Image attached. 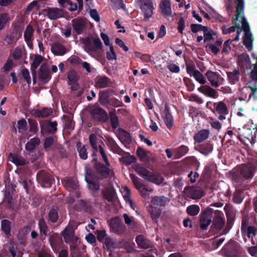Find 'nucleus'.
I'll list each match as a JSON object with an SVG mask.
<instances>
[{"label":"nucleus","instance_id":"obj_1","mask_svg":"<svg viewBox=\"0 0 257 257\" xmlns=\"http://www.w3.org/2000/svg\"><path fill=\"white\" fill-rule=\"evenodd\" d=\"M109 165L108 162H97L95 167L96 173L90 169L85 168V179L90 190L94 192L97 191L99 189V185L96 180L113 175L112 170L108 168Z\"/></svg>","mask_w":257,"mask_h":257},{"label":"nucleus","instance_id":"obj_2","mask_svg":"<svg viewBox=\"0 0 257 257\" xmlns=\"http://www.w3.org/2000/svg\"><path fill=\"white\" fill-rule=\"evenodd\" d=\"M135 170L143 178L157 185H160L163 181V178L150 171L146 168L138 164H134Z\"/></svg>","mask_w":257,"mask_h":257},{"label":"nucleus","instance_id":"obj_3","mask_svg":"<svg viewBox=\"0 0 257 257\" xmlns=\"http://www.w3.org/2000/svg\"><path fill=\"white\" fill-rule=\"evenodd\" d=\"M89 112L91 118L95 121L106 122L109 119L107 112L99 106L93 105L89 107Z\"/></svg>","mask_w":257,"mask_h":257},{"label":"nucleus","instance_id":"obj_4","mask_svg":"<svg viewBox=\"0 0 257 257\" xmlns=\"http://www.w3.org/2000/svg\"><path fill=\"white\" fill-rule=\"evenodd\" d=\"M107 141V145L110 149L114 153L118 154L122 156L118 159L119 161H137V159L134 156L130 155L129 153H126L121 149L112 138H109Z\"/></svg>","mask_w":257,"mask_h":257},{"label":"nucleus","instance_id":"obj_5","mask_svg":"<svg viewBox=\"0 0 257 257\" xmlns=\"http://www.w3.org/2000/svg\"><path fill=\"white\" fill-rule=\"evenodd\" d=\"M137 4L144 15L145 20L152 17L155 9L152 0H138Z\"/></svg>","mask_w":257,"mask_h":257},{"label":"nucleus","instance_id":"obj_6","mask_svg":"<svg viewBox=\"0 0 257 257\" xmlns=\"http://www.w3.org/2000/svg\"><path fill=\"white\" fill-rule=\"evenodd\" d=\"M92 43L89 37L83 39L82 42L83 44L90 51L96 52L100 50L102 47V43L99 38L92 39Z\"/></svg>","mask_w":257,"mask_h":257},{"label":"nucleus","instance_id":"obj_7","mask_svg":"<svg viewBox=\"0 0 257 257\" xmlns=\"http://www.w3.org/2000/svg\"><path fill=\"white\" fill-rule=\"evenodd\" d=\"M214 112L219 114L218 119L223 120L226 119V115L228 114V110L227 105L223 101L214 102Z\"/></svg>","mask_w":257,"mask_h":257},{"label":"nucleus","instance_id":"obj_8","mask_svg":"<svg viewBox=\"0 0 257 257\" xmlns=\"http://www.w3.org/2000/svg\"><path fill=\"white\" fill-rule=\"evenodd\" d=\"M71 22L73 29L76 34L78 35L82 34L86 27L85 19L82 17H78L73 19Z\"/></svg>","mask_w":257,"mask_h":257},{"label":"nucleus","instance_id":"obj_9","mask_svg":"<svg viewBox=\"0 0 257 257\" xmlns=\"http://www.w3.org/2000/svg\"><path fill=\"white\" fill-rule=\"evenodd\" d=\"M43 12L51 20H57L64 16L63 10L57 8L47 7L43 10Z\"/></svg>","mask_w":257,"mask_h":257},{"label":"nucleus","instance_id":"obj_10","mask_svg":"<svg viewBox=\"0 0 257 257\" xmlns=\"http://www.w3.org/2000/svg\"><path fill=\"white\" fill-rule=\"evenodd\" d=\"M37 179L42 186L45 187H51L53 182V177L47 172L42 171H40L37 175Z\"/></svg>","mask_w":257,"mask_h":257},{"label":"nucleus","instance_id":"obj_11","mask_svg":"<svg viewBox=\"0 0 257 257\" xmlns=\"http://www.w3.org/2000/svg\"><path fill=\"white\" fill-rule=\"evenodd\" d=\"M198 91L208 97L216 98L218 97L216 90L208 85L201 86L198 88Z\"/></svg>","mask_w":257,"mask_h":257},{"label":"nucleus","instance_id":"obj_12","mask_svg":"<svg viewBox=\"0 0 257 257\" xmlns=\"http://www.w3.org/2000/svg\"><path fill=\"white\" fill-rule=\"evenodd\" d=\"M237 64L241 69H250L251 62L249 55L245 53L239 55L237 58Z\"/></svg>","mask_w":257,"mask_h":257},{"label":"nucleus","instance_id":"obj_13","mask_svg":"<svg viewBox=\"0 0 257 257\" xmlns=\"http://www.w3.org/2000/svg\"><path fill=\"white\" fill-rule=\"evenodd\" d=\"M212 213L209 210H206L202 213L200 216V227L205 230L211 222Z\"/></svg>","mask_w":257,"mask_h":257},{"label":"nucleus","instance_id":"obj_14","mask_svg":"<svg viewBox=\"0 0 257 257\" xmlns=\"http://www.w3.org/2000/svg\"><path fill=\"white\" fill-rule=\"evenodd\" d=\"M63 183L66 189L72 193V194L75 193L77 194V190L78 189V183L75 179L67 178L63 181Z\"/></svg>","mask_w":257,"mask_h":257},{"label":"nucleus","instance_id":"obj_15","mask_svg":"<svg viewBox=\"0 0 257 257\" xmlns=\"http://www.w3.org/2000/svg\"><path fill=\"white\" fill-rule=\"evenodd\" d=\"M110 79L106 76H98L95 79V87L97 88H103L108 86Z\"/></svg>","mask_w":257,"mask_h":257},{"label":"nucleus","instance_id":"obj_16","mask_svg":"<svg viewBox=\"0 0 257 257\" xmlns=\"http://www.w3.org/2000/svg\"><path fill=\"white\" fill-rule=\"evenodd\" d=\"M205 76L212 86L217 87L219 86L218 80L220 76L216 72L209 70L206 72Z\"/></svg>","mask_w":257,"mask_h":257},{"label":"nucleus","instance_id":"obj_17","mask_svg":"<svg viewBox=\"0 0 257 257\" xmlns=\"http://www.w3.org/2000/svg\"><path fill=\"white\" fill-rule=\"evenodd\" d=\"M164 114V120L166 125L168 129L171 130L174 125V118L169 111V107L167 104L165 106Z\"/></svg>","mask_w":257,"mask_h":257},{"label":"nucleus","instance_id":"obj_18","mask_svg":"<svg viewBox=\"0 0 257 257\" xmlns=\"http://www.w3.org/2000/svg\"><path fill=\"white\" fill-rule=\"evenodd\" d=\"M185 194L192 199H199L202 196V192L199 188H187L184 190Z\"/></svg>","mask_w":257,"mask_h":257},{"label":"nucleus","instance_id":"obj_19","mask_svg":"<svg viewBox=\"0 0 257 257\" xmlns=\"http://www.w3.org/2000/svg\"><path fill=\"white\" fill-rule=\"evenodd\" d=\"M51 51L55 55L63 56L67 53V51L62 44L56 43L52 46Z\"/></svg>","mask_w":257,"mask_h":257},{"label":"nucleus","instance_id":"obj_20","mask_svg":"<svg viewBox=\"0 0 257 257\" xmlns=\"http://www.w3.org/2000/svg\"><path fill=\"white\" fill-rule=\"evenodd\" d=\"M51 77L50 72L47 65L43 64L41 66L39 72V78L41 81L50 79Z\"/></svg>","mask_w":257,"mask_h":257},{"label":"nucleus","instance_id":"obj_21","mask_svg":"<svg viewBox=\"0 0 257 257\" xmlns=\"http://www.w3.org/2000/svg\"><path fill=\"white\" fill-rule=\"evenodd\" d=\"M209 133L208 130H200L194 135V140L195 142L201 143L208 138Z\"/></svg>","mask_w":257,"mask_h":257},{"label":"nucleus","instance_id":"obj_22","mask_svg":"<svg viewBox=\"0 0 257 257\" xmlns=\"http://www.w3.org/2000/svg\"><path fill=\"white\" fill-rule=\"evenodd\" d=\"M118 138L125 146L132 143V140L130 134L123 129L121 130V132H120L119 136H118Z\"/></svg>","mask_w":257,"mask_h":257},{"label":"nucleus","instance_id":"obj_23","mask_svg":"<svg viewBox=\"0 0 257 257\" xmlns=\"http://www.w3.org/2000/svg\"><path fill=\"white\" fill-rule=\"evenodd\" d=\"M195 149L200 153L206 156L212 152L213 146L210 143H206L199 145L197 148L195 147Z\"/></svg>","mask_w":257,"mask_h":257},{"label":"nucleus","instance_id":"obj_24","mask_svg":"<svg viewBox=\"0 0 257 257\" xmlns=\"http://www.w3.org/2000/svg\"><path fill=\"white\" fill-rule=\"evenodd\" d=\"M109 226L115 232H119L122 228L123 227V225L118 218H114L111 219L109 221Z\"/></svg>","mask_w":257,"mask_h":257},{"label":"nucleus","instance_id":"obj_25","mask_svg":"<svg viewBox=\"0 0 257 257\" xmlns=\"http://www.w3.org/2000/svg\"><path fill=\"white\" fill-rule=\"evenodd\" d=\"M253 38L251 32L246 33L244 34L243 44L245 46L248 51H250L252 49Z\"/></svg>","mask_w":257,"mask_h":257},{"label":"nucleus","instance_id":"obj_26","mask_svg":"<svg viewBox=\"0 0 257 257\" xmlns=\"http://www.w3.org/2000/svg\"><path fill=\"white\" fill-rule=\"evenodd\" d=\"M120 191L125 201L128 203L133 209H135L134 203L132 200L130 198V192L129 189L126 186H123L120 189Z\"/></svg>","mask_w":257,"mask_h":257},{"label":"nucleus","instance_id":"obj_27","mask_svg":"<svg viewBox=\"0 0 257 257\" xmlns=\"http://www.w3.org/2000/svg\"><path fill=\"white\" fill-rule=\"evenodd\" d=\"M160 8L163 15L166 16H171L172 15V10L171 5L169 2L163 0L160 5Z\"/></svg>","mask_w":257,"mask_h":257},{"label":"nucleus","instance_id":"obj_28","mask_svg":"<svg viewBox=\"0 0 257 257\" xmlns=\"http://www.w3.org/2000/svg\"><path fill=\"white\" fill-rule=\"evenodd\" d=\"M109 92L108 90L100 91L99 92L98 101L102 106H106L109 103Z\"/></svg>","mask_w":257,"mask_h":257},{"label":"nucleus","instance_id":"obj_29","mask_svg":"<svg viewBox=\"0 0 257 257\" xmlns=\"http://www.w3.org/2000/svg\"><path fill=\"white\" fill-rule=\"evenodd\" d=\"M229 81L232 84H235L239 80L240 72L238 69H235L233 72H228L227 73Z\"/></svg>","mask_w":257,"mask_h":257},{"label":"nucleus","instance_id":"obj_30","mask_svg":"<svg viewBox=\"0 0 257 257\" xmlns=\"http://www.w3.org/2000/svg\"><path fill=\"white\" fill-rule=\"evenodd\" d=\"M189 149L187 146L182 145L174 150L173 159H177L184 156L188 151Z\"/></svg>","mask_w":257,"mask_h":257},{"label":"nucleus","instance_id":"obj_31","mask_svg":"<svg viewBox=\"0 0 257 257\" xmlns=\"http://www.w3.org/2000/svg\"><path fill=\"white\" fill-rule=\"evenodd\" d=\"M169 200L164 196H156L152 198L151 200L152 203L157 206H165Z\"/></svg>","mask_w":257,"mask_h":257},{"label":"nucleus","instance_id":"obj_32","mask_svg":"<svg viewBox=\"0 0 257 257\" xmlns=\"http://www.w3.org/2000/svg\"><path fill=\"white\" fill-rule=\"evenodd\" d=\"M77 149L79 153L80 159L82 160H86L87 158V146H82L80 142H77L76 144Z\"/></svg>","mask_w":257,"mask_h":257},{"label":"nucleus","instance_id":"obj_33","mask_svg":"<svg viewBox=\"0 0 257 257\" xmlns=\"http://www.w3.org/2000/svg\"><path fill=\"white\" fill-rule=\"evenodd\" d=\"M63 236L66 242H71L74 236L73 228L70 226L67 227L63 231Z\"/></svg>","mask_w":257,"mask_h":257},{"label":"nucleus","instance_id":"obj_34","mask_svg":"<svg viewBox=\"0 0 257 257\" xmlns=\"http://www.w3.org/2000/svg\"><path fill=\"white\" fill-rule=\"evenodd\" d=\"M40 143V140L38 138H33L27 143L25 148L28 151H33Z\"/></svg>","mask_w":257,"mask_h":257},{"label":"nucleus","instance_id":"obj_35","mask_svg":"<svg viewBox=\"0 0 257 257\" xmlns=\"http://www.w3.org/2000/svg\"><path fill=\"white\" fill-rule=\"evenodd\" d=\"M234 2L236 5L235 17L239 18L240 15L243 12L244 2V0H235Z\"/></svg>","mask_w":257,"mask_h":257},{"label":"nucleus","instance_id":"obj_36","mask_svg":"<svg viewBox=\"0 0 257 257\" xmlns=\"http://www.w3.org/2000/svg\"><path fill=\"white\" fill-rule=\"evenodd\" d=\"M110 123L112 128H116L118 126V118L114 108L109 112Z\"/></svg>","mask_w":257,"mask_h":257},{"label":"nucleus","instance_id":"obj_37","mask_svg":"<svg viewBox=\"0 0 257 257\" xmlns=\"http://www.w3.org/2000/svg\"><path fill=\"white\" fill-rule=\"evenodd\" d=\"M103 194L104 198L108 201H110L114 198L115 192L114 189L110 186L103 191Z\"/></svg>","mask_w":257,"mask_h":257},{"label":"nucleus","instance_id":"obj_38","mask_svg":"<svg viewBox=\"0 0 257 257\" xmlns=\"http://www.w3.org/2000/svg\"><path fill=\"white\" fill-rule=\"evenodd\" d=\"M43 61V57L40 55L37 54L35 56L34 59L31 65V69L32 73H35V70Z\"/></svg>","mask_w":257,"mask_h":257},{"label":"nucleus","instance_id":"obj_39","mask_svg":"<svg viewBox=\"0 0 257 257\" xmlns=\"http://www.w3.org/2000/svg\"><path fill=\"white\" fill-rule=\"evenodd\" d=\"M97 238L106 245H108L111 242V239L107 236L104 230L97 231Z\"/></svg>","mask_w":257,"mask_h":257},{"label":"nucleus","instance_id":"obj_40","mask_svg":"<svg viewBox=\"0 0 257 257\" xmlns=\"http://www.w3.org/2000/svg\"><path fill=\"white\" fill-rule=\"evenodd\" d=\"M34 30L31 25L29 24L26 27V29L24 32V39L27 43L31 41L32 37L33 35Z\"/></svg>","mask_w":257,"mask_h":257},{"label":"nucleus","instance_id":"obj_41","mask_svg":"<svg viewBox=\"0 0 257 257\" xmlns=\"http://www.w3.org/2000/svg\"><path fill=\"white\" fill-rule=\"evenodd\" d=\"M136 240L138 245L142 248H147L150 245L149 241L142 235L138 236Z\"/></svg>","mask_w":257,"mask_h":257},{"label":"nucleus","instance_id":"obj_42","mask_svg":"<svg viewBox=\"0 0 257 257\" xmlns=\"http://www.w3.org/2000/svg\"><path fill=\"white\" fill-rule=\"evenodd\" d=\"M149 152L146 151L142 148L139 147L137 150V154L141 161H149V157L148 154Z\"/></svg>","mask_w":257,"mask_h":257},{"label":"nucleus","instance_id":"obj_43","mask_svg":"<svg viewBox=\"0 0 257 257\" xmlns=\"http://www.w3.org/2000/svg\"><path fill=\"white\" fill-rule=\"evenodd\" d=\"M30 228L29 227L27 226L20 230L18 237L21 243H24L25 236L30 232Z\"/></svg>","mask_w":257,"mask_h":257},{"label":"nucleus","instance_id":"obj_44","mask_svg":"<svg viewBox=\"0 0 257 257\" xmlns=\"http://www.w3.org/2000/svg\"><path fill=\"white\" fill-rule=\"evenodd\" d=\"M67 78L69 82L75 83L78 81L79 77L77 74V72L74 69H71L67 74Z\"/></svg>","mask_w":257,"mask_h":257},{"label":"nucleus","instance_id":"obj_45","mask_svg":"<svg viewBox=\"0 0 257 257\" xmlns=\"http://www.w3.org/2000/svg\"><path fill=\"white\" fill-rule=\"evenodd\" d=\"M193 76L201 84H204L206 82L205 77L199 70H195L193 74Z\"/></svg>","mask_w":257,"mask_h":257},{"label":"nucleus","instance_id":"obj_46","mask_svg":"<svg viewBox=\"0 0 257 257\" xmlns=\"http://www.w3.org/2000/svg\"><path fill=\"white\" fill-rule=\"evenodd\" d=\"M200 211V208L197 205H192L187 208V213L191 216L197 215Z\"/></svg>","mask_w":257,"mask_h":257},{"label":"nucleus","instance_id":"obj_47","mask_svg":"<svg viewBox=\"0 0 257 257\" xmlns=\"http://www.w3.org/2000/svg\"><path fill=\"white\" fill-rule=\"evenodd\" d=\"M152 190L145 188L143 190H141L140 192L145 201L150 202V201H151L152 199L153 198L151 196H150V194L152 193Z\"/></svg>","mask_w":257,"mask_h":257},{"label":"nucleus","instance_id":"obj_48","mask_svg":"<svg viewBox=\"0 0 257 257\" xmlns=\"http://www.w3.org/2000/svg\"><path fill=\"white\" fill-rule=\"evenodd\" d=\"M224 220L220 216H216L213 221L214 227L217 229H221L224 225Z\"/></svg>","mask_w":257,"mask_h":257},{"label":"nucleus","instance_id":"obj_49","mask_svg":"<svg viewBox=\"0 0 257 257\" xmlns=\"http://www.w3.org/2000/svg\"><path fill=\"white\" fill-rule=\"evenodd\" d=\"M132 178L134 185L139 191V192L145 188L143 184L142 183L141 180L140 178L134 176H133Z\"/></svg>","mask_w":257,"mask_h":257},{"label":"nucleus","instance_id":"obj_50","mask_svg":"<svg viewBox=\"0 0 257 257\" xmlns=\"http://www.w3.org/2000/svg\"><path fill=\"white\" fill-rule=\"evenodd\" d=\"M123 217L125 223L128 226H129L132 228L135 227L136 226V222H135L134 217L129 216L127 214H124Z\"/></svg>","mask_w":257,"mask_h":257},{"label":"nucleus","instance_id":"obj_51","mask_svg":"<svg viewBox=\"0 0 257 257\" xmlns=\"http://www.w3.org/2000/svg\"><path fill=\"white\" fill-rule=\"evenodd\" d=\"M9 20V18L8 14L4 13L0 14V31L4 29Z\"/></svg>","mask_w":257,"mask_h":257},{"label":"nucleus","instance_id":"obj_52","mask_svg":"<svg viewBox=\"0 0 257 257\" xmlns=\"http://www.w3.org/2000/svg\"><path fill=\"white\" fill-rule=\"evenodd\" d=\"M241 29L244 32V33L251 32L248 23L244 16H241Z\"/></svg>","mask_w":257,"mask_h":257},{"label":"nucleus","instance_id":"obj_53","mask_svg":"<svg viewBox=\"0 0 257 257\" xmlns=\"http://www.w3.org/2000/svg\"><path fill=\"white\" fill-rule=\"evenodd\" d=\"M89 141L92 148L96 152L98 151V146L97 143V137L94 134L89 135Z\"/></svg>","mask_w":257,"mask_h":257},{"label":"nucleus","instance_id":"obj_54","mask_svg":"<svg viewBox=\"0 0 257 257\" xmlns=\"http://www.w3.org/2000/svg\"><path fill=\"white\" fill-rule=\"evenodd\" d=\"M28 122L30 125L29 131L34 133H36L38 131V123L36 120L29 118Z\"/></svg>","mask_w":257,"mask_h":257},{"label":"nucleus","instance_id":"obj_55","mask_svg":"<svg viewBox=\"0 0 257 257\" xmlns=\"http://www.w3.org/2000/svg\"><path fill=\"white\" fill-rule=\"evenodd\" d=\"M109 51L106 52V58L108 60L116 59V54L114 51L112 44L109 46Z\"/></svg>","mask_w":257,"mask_h":257},{"label":"nucleus","instance_id":"obj_56","mask_svg":"<svg viewBox=\"0 0 257 257\" xmlns=\"http://www.w3.org/2000/svg\"><path fill=\"white\" fill-rule=\"evenodd\" d=\"M149 211L151 215L152 218L153 219H156L159 218L161 213V211L160 210V209L153 207L152 206L150 207Z\"/></svg>","mask_w":257,"mask_h":257},{"label":"nucleus","instance_id":"obj_57","mask_svg":"<svg viewBox=\"0 0 257 257\" xmlns=\"http://www.w3.org/2000/svg\"><path fill=\"white\" fill-rule=\"evenodd\" d=\"M238 17H233L232 19V23L233 26L230 27L228 28V31L229 33H231L232 32H234L235 31V29H240V26L237 23V21L238 20Z\"/></svg>","mask_w":257,"mask_h":257},{"label":"nucleus","instance_id":"obj_58","mask_svg":"<svg viewBox=\"0 0 257 257\" xmlns=\"http://www.w3.org/2000/svg\"><path fill=\"white\" fill-rule=\"evenodd\" d=\"M49 216L52 222H56L58 219V208H53L49 212Z\"/></svg>","mask_w":257,"mask_h":257},{"label":"nucleus","instance_id":"obj_59","mask_svg":"<svg viewBox=\"0 0 257 257\" xmlns=\"http://www.w3.org/2000/svg\"><path fill=\"white\" fill-rule=\"evenodd\" d=\"M232 42V41H231V39H229L225 41L223 45V49L222 50V53H224L226 54H229V51L231 50L230 44Z\"/></svg>","mask_w":257,"mask_h":257},{"label":"nucleus","instance_id":"obj_60","mask_svg":"<svg viewBox=\"0 0 257 257\" xmlns=\"http://www.w3.org/2000/svg\"><path fill=\"white\" fill-rule=\"evenodd\" d=\"M23 51L22 48L20 47H17L15 49L12 56L15 60H19L21 59Z\"/></svg>","mask_w":257,"mask_h":257},{"label":"nucleus","instance_id":"obj_61","mask_svg":"<svg viewBox=\"0 0 257 257\" xmlns=\"http://www.w3.org/2000/svg\"><path fill=\"white\" fill-rule=\"evenodd\" d=\"M108 104L115 107L123 106L124 105L121 101L114 97L111 98L109 99Z\"/></svg>","mask_w":257,"mask_h":257},{"label":"nucleus","instance_id":"obj_62","mask_svg":"<svg viewBox=\"0 0 257 257\" xmlns=\"http://www.w3.org/2000/svg\"><path fill=\"white\" fill-rule=\"evenodd\" d=\"M2 229L6 234H8L10 232V222L4 220L2 221Z\"/></svg>","mask_w":257,"mask_h":257},{"label":"nucleus","instance_id":"obj_63","mask_svg":"<svg viewBox=\"0 0 257 257\" xmlns=\"http://www.w3.org/2000/svg\"><path fill=\"white\" fill-rule=\"evenodd\" d=\"M22 75L27 83L29 84H30L31 82V78L30 75L29 71L27 68L24 67L22 69Z\"/></svg>","mask_w":257,"mask_h":257},{"label":"nucleus","instance_id":"obj_64","mask_svg":"<svg viewBox=\"0 0 257 257\" xmlns=\"http://www.w3.org/2000/svg\"><path fill=\"white\" fill-rule=\"evenodd\" d=\"M178 27L177 30L178 32L182 34L183 33V30L185 27V20L183 17H180L179 19L178 22H177Z\"/></svg>","mask_w":257,"mask_h":257}]
</instances>
